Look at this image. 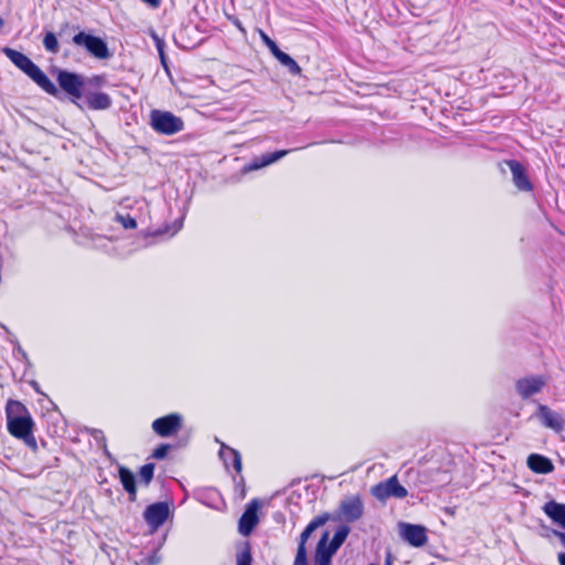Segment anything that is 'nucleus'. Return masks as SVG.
<instances>
[{"instance_id":"7ed1b4c3","label":"nucleus","mask_w":565,"mask_h":565,"mask_svg":"<svg viewBox=\"0 0 565 565\" xmlns=\"http://www.w3.org/2000/svg\"><path fill=\"white\" fill-rule=\"evenodd\" d=\"M73 42L78 46H84L96 58L104 60L110 56L107 44L98 36L79 32L73 38Z\"/></svg>"},{"instance_id":"c85d7f7f","label":"nucleus","mask_w":565,"mask_h":565,"mask_svg":"<svg viewBox=\"0 0 565 565\" xmlns=\"http://www.w3.org/2000/svg\"><path fill=\"white\" fill-rule=\"evenodd\" d=\"M258 33H259L262 41L269 49L271 54H274L276 51H278L279 47L277 46V44L263 30L259 29Z\"/></svg>"},{"instance_id":"f3484780","label":"nucleus","mask_w":565,"mask_h":565,"mask_svg":"<svg viewBox=\"0 0 565 565\" xmlns=\"http://www.w3.org/2000/svg\"><path fill=\"white\" fill-rule=\"evenodd\" d=\"M288 152V150H279L274 153L265 154L262 158L255 159L249 166L245 167L244 171L249 172L269 166L285 157Z\"/></svg>"},{"instance_id":"f03ea898","label":"nucleus","mask_w":565,"mask_h":565,"mask_svg":"<svg viewBox=\"0 0 565 565\" xmlns=\"http://www.w3.org/2000/svg\"><path fill=\"white\" fill-rule=\"evenodd\" d=\"M150 125L159 134L174 135L183 129V121L180 117L170 111L152 110L150 113Z\"/></svg>"},{"instance_id":"7c9ffc66","label":"nucleus","mask_w":565,"mask_h":565,"mask_svg":"<svg viewBox=\"0 0 565 565\" xmlns=\"http://www.w3.org/2000/svg\"><path fill=\"white\" fill-rule=\"evenodd\" d=\"M153 39L156 41V45H157V50H158V53H159V56H160L161 64L163 65L164 68H167L166 55H164V52H163L164 43L157 35H153Z\"/></svg>"},{"instance_id":"412c9836","label":"nucleus","mask_w":565,"mask_h":565,"mask_svg":"<svg viewBox=\"0 0 565 565\" xmlns=\"http://www.w3.org/2000/svg\"><path fill=\"white\" fill-rule=\"evenodd\" d=\"M220 456L223 458L226 466L231 462L237 472L242 470L241 456L235 449L222 445Z\"/></svg>"},{"instance_id":"e433bc0d","label":"nucleus","mask_w":565,"mask_h":565,"mask_svg":"<svg viewBox=\"0 0 565 565\" xmlns=\"http://www.w3.org/2000/svg\"><path fill=\"white\" fill-rule=\"evenodd\" d=\"M370 565H375V564H370Z\"/></svg>"},{"instance_id":"2f4dec72","label":"nucleus","mask_w":565,"mask_h":565,"mask_svg":"<svg viewBox=\"0 0 565 565\" xmlns=\"http://www.w3.org/2000/svg\"><path fill=\"white\" fill-rule=\"evenodd\" d=\"M168 450H169V446L162 445L154 450L153 457L157 459H162L167 456Z\"/></svg>"},{"instance_id":"f257e3e1","label":"nucleus","mask_w":565,"mask_h":565,"mask_svg":"<svg viewBox=\"0 0 565 565\" xmlns=\"http://www.w3.org/2000/svg\"><path fill=\"white\" fill-rule=\"evenodd\" d=\"M6 415L8 431L35 450L38 445L33 435L34 422L28 408L22 403L10 399L7 403Z\"/></svg>"},{"instance_id":"6e6552de","label":"nucleus","mask_w":565,"mask_h":565,"mask_svg":"<svg viewBox=\"0 0 565 565\" xmlns=\"http://www.w3.org/2000/svg\"><path fill=\"white\" fill-rule=\"evenodd\" d=\"M536 416L546 428L556 433L564 429L565 420L563 416L545 405H539Z\"/></svg>"},{"instance_id":"423d86ee","label":"nucleus","mask_w":565,"mask_h":565,"mask_svg":"<svg viewBox=\"0 0 565 565\" xmlns=\"http://www.w3.org/2000/svg\"><path fill=\"white\" fill-rule=\"evenodd\" d=\"M182 417L179 414H170L156 419L152 429L161 437L174 435L181 428Z\"/></svg>"},{"instance_id":"473e14b6","label":"nucleus","mask_w":565,"mask_h":565,"mask_svg":"<svg viewBox=\"0 0 565 565\" xmlns=\"http://www.w3.org/2000/svg\"><path fill=\"white\" fill-rule=\"evenodd\" d=\"M316 565H330V561H328V556H323L320 554L318 557H315Z\"/></svg>"},{"instance_id":"c9c22d12","label":"nucleus","mask_w":565,"mask_h":565,"mask_svg":"<svg viewBox=\"0 0 565 565\" xmlns=\"http://www.w3.org/2000/svg\"><path fill=\"white\" fill-rule=\"evenodd\" d=\"M385 565H392L391 555H387L386 561H385Z\"/></svg>"},{"instance_id":"aec40b11","label":"nucleus","mask_w":565,"mask_h":565,"mask_svg":"<svg viewBox=\"0 0 565 565\" xmlns=\"http://www.w3.org/2000/svg\"><path fill=\"white\" fill-rule=\"evenodd\" d=\"M119 479L124 489L128 492L129 499L134 501L136 499V478L135 475L127 468H119Z\"/></svg>"},{"instance_id":"dca6fc26","label":"nucleus","mask_w":565,"mask_h":565,"mask_svg":"<svg viewBox=\"0 0 565 565\" xmlns=\"http://www.w3.org/2000/svg\"><path fill=\"white\" fill-rule=\"evenodd\" d=\"M6 55L28 76L36 66L26 55L12 49H4Z\"/></svg>"},{"instance_id":"393cba45","label":"nucleus","mask_w":565,"mask_h":565,"mask_svg":"<svg viewBox=\"0 0 565 565\" xmlns=\"http://www.w3.org/2000/svg\"><path fill=\"white\" fill-rule=\"evenodd\" d=\"M236 565H252L250 547L246 544L236 554Z\"/></svg>"},{"instance_id":"20e7f679","label":"nucleus","mask_w":565,"mask_h":565,"mask_svg":"<svg viewBox=\"0 0 565 565\" xmlns=\"http://www.w3.org/2000/svg\"><path fill=\"white\" fill-rule=\"evenodd\" d=\"M372 494L381 501L388 498L403 499L407 495V490L398 482L396 476H393L386 481L373 487Z\"/></svg>"},{"instance_id":"b1692460","label":"nucleus","mask_w":565,"mask_h":565,"mask_svg":"<svg viewBox=\"0 0 565 565\" xmlns=\"http://www.w3.org/2000/svg\"><path fill=\"white\" fill-rule=\"evenodd\" d=\"M335 552L337 550H333V546L329 542V533L326 532L318 543L315 557H318L320 554H322L323 556H328V561H330Z\"/></svg>"},{"instance_id":"c756f323","label":"nucleus","mask_w":565,"mask_h":565,"mask_svg":"<svg viewBox=\"0 0 565 565\" xmlns=\"http://www.w3.org/2000/svg\"><path fill=\"white\" fill-rule=\"evenodd\" d=\"M117 222H119L125 228H135L137 226V222L135 218L130 216H124L118 214L116 216Z\"/></svg>"},{"instance_id":"f704fd0d","label":"nucleus","mask_w":565,"mask_h":565,"mask_svg":"<svg viewBox=\"0 0 565 565\" xmlns=\"http://www.w3.org/2000/svg\"><path fill=\"white\" fill-rule=\"evenodd\" d=\"M558 562L561 565H565V553L558 554Z\"/></svg>"},{"instance_id":"cd10ccee","label":"nucleus","mask_w":565,"mask_h":565,"mask_svg":"<svg viewBox=\"0 0 565 565\" xmlns=\"http://www.w3.org/2000/svg\"><path fill=\"white\" fill-rule=\"evenodd\" d=\"M153 471H154V466L153 463H147L145 466H142L140 468V471H139V476H140V479L146 483V484H149V482L151 481V479L153 478Z\"/></svg>"},{"instance_id":"1a4fd4ad","label":"nucleus","mask_w":565,"mask_h":565,"mask_svg":"<svg viewBox=\"0 0 565 565\" xmlns=\"http://www.w3.org/2000/svg\"><path fill=\"white\" fill-rule=\"evenodd\" d=\"M143 515L147 523L156 530L168 519L169 505L164 502L153 503L146 509Z\"/></svg>"},{"instance_id":"f8f14e48","label":"nucleus","mask_w":565,"mask_h":565,"mask_svg":"<svg viewBox=\"0 0 565 565\" xmlns=\"http://www.w3.org/2000/svg\"><path fill=\"white\" fill-rule=\"evenodd\" d=\"M259 505L257 501H253L246 508L238 523V531L242 535H249L255 525L258 523L257 510Z\"/></svg>"},{"instance_id":"bb28decb","label":"nucleus","mask_w":565,"mask_h":565,"mask_svg":"<svg viewBox=\"0 0 565 565\" xmlns=\"http://www.w3.org/2000/svg\"><path fill=\"white\" fill-rule=\"evenodd\" d=\"M43 44L44 47L52 53H56L58 51V43L56 36L51 32L46 33V35L44 36Z\"/></svg>"},{"instance_id":"4be33fe9","label":"nucleus","mask_w":565,"mask_h":565,"mask_svg":"<svg viewBox=\"0 0 565 565\" xmlns=\"http://www.w3.org/2000/svg\"><path fill=\"white\" fill-rule=\"evenodd\" d=\"M87 104L93 109H107L111 105V99L105 93H94L87 96Z\"/></svg>"},{"instance_id":"a878e982","label":"nucleus","mask_w":565,"mask_h":565,"mask_svg":"<svg viewBox=\"0 0 565 565\" xmlns=\"http://www.w3.org/2000/svg\"><path fill=\"white\" fill-rule=\"evenodd\" d=\"M348 534H349L348 526H341L338 529L332 541L330 542V544L333 546V550H338L341 546V544L345 541Z\"/></svg>"},{"instance_id":"9b49d317","label":"nucleus","mask_w":565,"mask_h":565,"mask_svg":"<svg viewBox=\"0 0 565 565\" xmlns=\"http://www.w3.org/2000/svg\"><path fill=\"white\" fill-rule=\"evenodd\" d=\"M545 385V380L542 376L524 377L516 382V391L523 398H527L539 393Z\"/></svg>"},{"instance_id":"2eb2a0df","label":"nucleus","mask_w":565,"mask_h":565,"mask_svg":"<svg viewBox=\"0 0 565 565\" xmlns=\"http://www.w3.org/2000/svg\"><path fill=\"white\" fill-rule=\"evenodd\" d=\"M508 164L511 169L515 186L521 191H531L532 184L525 174L524 168L516 161H509Z\"/></svg>"},{"instance_id":"5701e85b","label":"nucleus","mask_w":565,"mask_h":565,"mask_svg":"<svg viewBox=\"0 0 565 565\" xmlns=\"http://www.w3.org/2000/svg\"><path fill=\"white\" fill-rule=\"evenodd\" d=\"M284 66H286L292 75H300L301 67L298 63L289 56L287 53L282 52L280 49L273 54Z\"/></svg>"},{"instance_id":"72a5a7b5","label":"nucleus","mask_w":565,"mask_h":565,"mask_svg":"<svg viewBox=\"0 0 565 565\" xmlns=\"http://www.w3.org/2000/svg\"><path fill=\"white\" fill-rule=\"evenodd\" d=\"M555 535L559 539L561 543L565 546V533L555 532Z\"/></svg>"},{"instance_id":"ddd939ff","label":"nucleus","mask_w":565,"mask_h":565,"mask_svg":"<svg viewBox=\"0 0 565 565\" xmlns=\"http://www.w3.org/2000/svg\"><path fill=\"white\" fill-rule=\"evenodd\" d=\"M363 514L362 501L359 498H350L342 501L340 505V516L347 522H353Z\"/></svg>"},{"instance_id":"6ab92c4d","label":"nucleus","mask_w":565,"mask_h":565,"mask_svg":"<svg viewBox=\"0 0 565 565\" xmlns=\"http://www.w3.org/2000/svg\"><path fill=\"white\" fill-rule=\"evenodd\" d=\"M29 77L32 78L47 94H57V88L55 87V85L38 66H35L34 70L29 74Z\"/></svg>"},{"instance_id":"a211bd4d","label":"nucleus","mask_w":565,"mask_h":565,"mask_svg":"<svg viewBox=\"0 0 565 565\" xmlns=\"http://www.w3.org/2000/svg\"><path fill=\"white\" fill-rule=\"evenodd\" d=\"M543 511L555 523H558L565 529V504L550 501L544 505Z\"/></svg>"},{"instance_id":"9d476101","label":"nucleus","mask_w":565,"mask_h":565,"mask_svg":"<svg viewBox=\"0 0 565 565\" xmlns=\"http://www.w3.org/2000/svg\"><path fill=\"white\" fill-rule=\"evenodd\" d=\"M60 86L71 96L79 98L82 96L83 82L74 73L61 71L57 77Z\"/></svg>"},{"instance_id":"0eeeda50","label":"nucleus","mask_w":565,"mask_h":565,"mask_svg":"<svg viewBox=\"0 0 565 565\" xmlns=\"http://www.w3.org/2000/svg\"><path fill=\"white\" fill-rule=\"evenodd\" d=\"M327 521H328V516L321 515V516L316 518L308 524V526L301 533L300 543L298 546V551H297V555H296L294 565H308L306 548H305L306 541L309 539V536L311 535V533L315 530H317L319 526L323 525Z\"/></svg>"},{"instance_id":"39448f33","label":"nucleus","mask_w":565,"mask_h":565,"mask_svg":"<svg viewBox=\"0 0 565 565\" xmlns=\"http://www.w3.org/2000/svg\"><path fill=\"white\" fill-rule=\"evenodd\" d=\"M399 535L409 545L422 547L427 543V530L423 525L399 523Z\"/></svg>"},{"instance_id":"4468645a","label":"nucleus","mask_w":565,"mask_h":565,"mask_svg":"<svg viewBox=\"0 0 565 565\" xmlns=\"http://www.w3.org/2000/svg\"><path fill=\"white\" fill-rule=\"evenodd\" d=\"M527 467L535 473H550L554 470L553 462L539 454H531L526 459Z\"/></svg>"}]
</instances>
